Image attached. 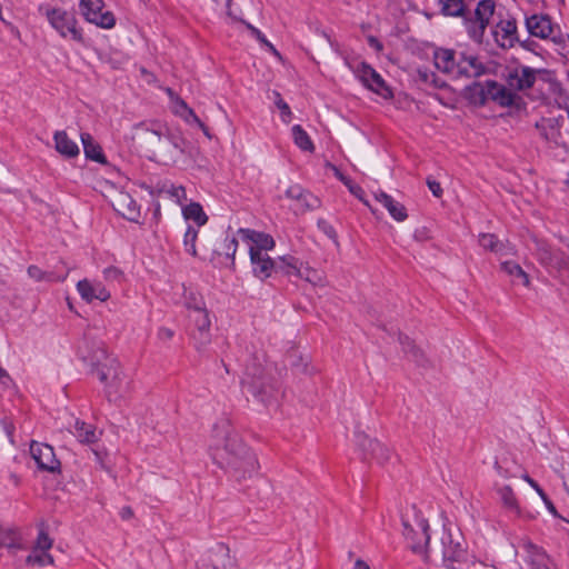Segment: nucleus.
Returning <instances> with one entry per match:
<instances>
[{
  "label": "nucleus",
  "instance_id": "38",
  "mask_svg": "<svg viewBox=\"0 0 569 569\" xmlns=\"http://www.w3.org/2000/svg\"><path fill=\"white\" fill-rule=\"evenodd\" d=\"M172 112L188 123H200L199 117L180 97L172 101Z\"/></svg>",
  "mask_w": 569,
  "mask_h": 569
},
{
  "label": "nucleus",
  "instance_id": "14",
  "mask_svg": "<svg viewBox=\"0 0 569 569\" xmlns=\"http://www.w3.org/2000/svg\"><path fill=\"white\" fill-rule=\"evenodd\" d=\"M30 455L40 470L59 473L61 471V463L57 459L54 449L48 443L31 441Z\"/></svg>",
  "mask_w": 569,
  "mask_h": 569
},
{
  "label": "nucleus",
  "instance_id": "55",
  "mask_svg": "<svg viewBox=\"0 0 569 569\" xmlns=\"http://www.w3.org/2000/svg\"><path fill=\"white\" fill-rule=\"evenodd\" d=\"M157 336L162 341H169L173 338L174 332L170 328L161 327L159 328Z\"/></svg>",
  "mask_w": 569,
  "mask_h": 569
},
{
  "label": "nucleus",
  "instance_id": "48",
  "mask_svg": "<svg viewBox=\"0 0 569 569\" xmlns=\"http://www.w3.org/2000/svg\"><path fill=\"white\" fill-rule=\"evenodd\" d=\"M226 256L231 260V266H234V256L238 249V240L232 238H226L223 243Z\"/></svg>",
  "mask_w": 569,
  "mask_h": 569
},
{
  "label": "nucleus",
  "instance_id": "37",
  "mask_svg": "<svg viewBox=\"0 0 569 569\" xmlns=\"http://www.w3.org/2000/svg\"><path fill=\"white\" fill-rule=\"evenodd\" d=\"M28 276L36 281H47V282H62L67 278V273L58 274L56 272H48L40 269L38 266L31 264L28 267Z\"/></svg>",
  "mask_w": 569,
  "mask_h": 569
},
{
  "label": "nucleus",
  "instance_id": "27",
  "mask_svg": "<svg viewBox=\"0 0 569 569\" xmlns=\"http://www.w3.org/2000/svg\"><path fill=\"white\" fill-rule=\"evenodd\" d=\"M520 547L523 551V561L531 569L538 565H541V562L548 561V559H550L541 547L535 545L530 540H523Z\"/></svg>",
  "mask_w": 569,
  "mask_h": 569
},
{
  "label": "nucleus",
  "instance_id": "9",
  "mask_svg": "<svg viewBox=\"0 0 569 569\" xmlns=\"http://www.w3.org/2000/svg\"><path fill=\"white\" fill-rule=\"evenodd\" d=\"M403 536L415 553H426L430 541L428 520L416 515L413 522L402 519Z\"/></svg>",
  "mask_w": 569,
  "mask_h": 569
},
{
  "label": "nucleus",
  "instance_id": "61",
  "mask_svg": "<svg viewBox=\"0 0 569 569\" xmlns=\"http://www.w3.org/2000/svg\"><path fill=\"white\" fill-rule=\"evenodd\" d=\"M495 469H496L497 473L500 477H502V478H509L510 477L509 471L507 469L502 468L498 462H496Z\"/></svg>",
  "mask_w": 569,
  "mask_h": 569
},
{
  "label": "nucleus",
  "instance_id": "51",
  "mask_svg": "<svg viewBox=\"0 0 569 569\" xmlns=\"http://www.w3.org/2000/svg\"><path fill=\"white\" fill-rule=\"evenodd\" d=\"M103 277L106 280H120L122 272L116 267H108L103 270Z\"/></svg>",
  "mask_w": 569,
  "mask_h": 569
},
{
  "label": "nucleus",
  "instance_id": "20",
  "mask_svg": "<svg viewBox=\"0 0 569 569\" xmlns=\"http://www.w3.org/2000/svg\"><path fill=\"white\" fill-rule=\"evenodd\" d=\"M77 291L80 297L88 303H91L93 300L104 302L111 297L109 290H107L102 282L90 281L88 279L78 281Z\"/></svg>",
  "mask_w": 569,
  "mask_h": 569
},
{
  "label": "nucleus",
  "instance_id": "21",
  "mask_svg": "<svg viewBox=\"0 0 569 569\" xmlns=\"http://www.w3.org/2000/svg\"><path fill=\"white\" fill-rule=\"evenodd\" d=\"M486 73L485 64L473 54L459 53L458 69L455 78H477Z\"/></svg>",
  "mask_w": 569,
  "mask_h": 569
},
{
  "label": "nucleus",
  "instance_id": "36",
  "mask_svg": "<svg viewBox=\"0 0 569 569\" xmlns=\"http://www.w3.org/2000/svg\"><path fill=\"white\" fill-rule=\"evenodd\" d=\"M74 436L82 443H93L98 440V433L92 425L77 420L74 422Z\"/></svg>",
  "mask_w": 569,
  "mask_h": 569
},
{
  "label": "nucleus",
  "instance_id": "54",
  "mask_svg": "<svg viewBox=\"0 0 569 569\" xmlns=\"http://www.w3.org/2000/svg\"><path fill=\"white\" fill-rule=\"evenodd\" d=\"M540 498L542 499V501H543V503H545L546 508L548 509V511H549V512H550L555 518H560V519L565 520V518H562V517L558 513V511H557V509H556V507H555L553 502L549 499V497H548L546 493H545L543 496H541Z\"/></svg>",
  "mask_w": 569,
  "mask_h": 569
},
{
  "label": "nucleus",
  "instance_id": "4",
  "mask_svg": "<svg viewBox=\"0 0 569 569\" xmlns=\"http://www.w3.org/2000/svg\"><path fill=\"white\" fill-rule=\"evenodd\" d=\"M440 2L443 14L462 17L469 38L476 43H482L486 29L496 11L495 0H480L473 11H469L462 0H440Z\"/></svg>",
  "mask_w": 569,
  "mask_h": 569
},
{
  "label": "nucleus",
  "instance_id": "60",
  "mask_svg": "<svg viewBox=\"0 0 569 569\" xmlns=\"http://www.w3.org/2000/svg\"><path fill=\"white\" fill-rule=\"evenodd\" d=\"M119 515H120L121 519L129 520L133 517V511L130 507H123V508H121Z\"/></svg>",
  "mask_w": 569,
  "mask_h": 569
},
{
  "label": "nucleus",
  "instance_id": "33",
  "mask_svg": "<svg viewBox=\"0 0 569 569\" xmlns=\"http://www.w3.org/2000/svg\"><path fill=\"white\" fill-rule=\"evenodd\" d=\"M182 216L186 220L193 221L197 228H200L208 222V216L199 202H191L184 206L182 208Z\"/></svg>",
  "mask_w": 569,
  "mask_h": 569
},
{
  "label": "nucleus",
  "instance_id": "28",
  "mask_svg": "<svg viewBox=\"0 0 569 569\" xmlns=\"http://www.w3.org/2000/svg\"><path fill=\"white\" fill-rule=\"evenodd\" d=\"M53 141L56 150L66 158H74L80 152L78 144L63 130L54 132Z\"/></svg>",
  "mask_w": 569,
  "mask_h": 569
},
{
  "label": "nucleus",
  "instance_id": "56",
  "mask_svg": "<svg viewBox=\"0 0 569 569\" xmlns=\"http://www.w3.org/2000/svg\"><path fill=\"white\" fill-rule=\"evenodd\" d=\"M367 42H368L369 47L375 49L377 52H381L383 50V44L375 36H368Z\"/></svg>",
  "mask_w": 569,
  "mask_h": 569
},
{
  "label": "nucleus",
  "instance_id": "22",
  "mask_svg": "<svg viewBox=\"0 0 569 569\" xmlns=\"http://www.w3.org/2000/svg\"><path fill=\"white\" fill-rule=\"evenodd\" d=\"M458 60L459 56L451 49L438 48L433 51L435 67L452 78L456 77Z\"/></svg>",
  "mask_w": 569,
  "mask_h": 569
},
{
  "label": "nucleus",
  "instance_id": "41",
  "mask_svg": "<svg viewBox=\"0 0 569 569\" xmlns=\"http://www.w3.org/2000/svg\"><path fill=\"white\" fill-rule=\"evenodd\" d=\"M22 545L16 530L0 527V548L20 549Z\"/></svg>",
  "mask_w": 569,
  "mask_h": 569
},
{
  "label": "nucleus",
  "instance_id": "15",
  "mask_svg": "<svg viewBox=\"0 0 569 569\" xmlns=\"http://www.w3.org/2000/svg\"><path fill=\"white\" fill-rule=\"evenodd\" d=\"M138 129H142L147 132L152 133L157 137L158 142L162 146L168 143L172 147L176 153L182 154L184 149L183 138L170 132V130L159 122H140L137 126Z\"/></svg>",
  "mask_w": 569,
  "mask_h": 569
},
{
  "label": "nucleus",
  "instance_id": "58",
  "mask_svg": "<svg viewBox=\"0 0 569 569\" xmlns=\"http://www.w3.org/2000/svg\"><path fill=\"white\" fill-rule=\"evenodd\" d=\"M350 192L355 194L358 199H360L367 207H369V202L362 198L363 190L359 186L350 184L348 186Z\"/></svg>",
  "mask_w": 569,
  "mask_h": 569
},
{
  "label": "nucleus",
  "instance_id": "5",
  "mask_svg": "<svg viewBox=\"0 0 569 569\" xmlns=\"http://www.w3.org/2000/svg\"><path fill=\"white\" fill-rule=\"evenodd\" d=\"M441 545L446 569H470L475 565V557L468 553L467 542L460 529L445 525Z\"/></svg>",
  "mask_w": 569,
  "mask_h": 569
},
{
  "label": "nucleus",
  "instance_id": "19",
  "mask_svg": "<svg viewBox=\"0 0 569 569\" xmlns=\"http://www.w3.org/2000/svg\"><path fill=\"white\" fill-rule=\"evenodd\" d=\"M311 270L303 268L302 262L293 256H281L276 259V274L298 277L311 281Z\"/></svg>",
  "mask_w": 569,
  "mask_h": 569
},
{
  "label": "nucleus",
  "instance_id": "42",
  "mask_svg": "<svg viewBox=\"0 0 569 569\" xmlns=\"http://www.w3.org/2000/svg\"><path fill=\"white\" fill-rule=\"evenodd\" d=\"M158 193H167L171 199L176 200L179 204L187 198L186 189L182 186H174L173 183L163 182L159 186Z\"/></svg>",
  "mask_w": 569,
  "mask_h": 569
},
{
  "label": "nucleus",
  "instance_id": "17",
  "mask_svg": "<svg viewBox=\"0 0 569 569\" xmlns=\"http://www.w3.org/2000/svg\"><path fill=\"white\" fill-rule=\"evenodd\" d=\"M488 101L491 100L500 107H519L522 99L512 89L495 80H489V89H487Z\"/></svg>",
  "mask_w": 569,
  "mask_h": 569
},
{
  "label": "nucleus",
  "instance_id": "31",
  "mask_svg": "<svg viewBox=\"0 0 569 569\" xmlns=\"http://www.w3.org/2000/svg\"><path fill=\"white\" fill-rule=\"evenodd\" d=\"M487 89H489V80L473 82L465 88V98L472 104L485 106L488 101Z\"/></svg>",
  "mask_w": 569,
  "mask_h": 569
},
{
  "label": "nucleus",
  "instance_id": "43",
  "mask_svg": "<svg viewBox=\"0 0 569 569\" xmlns=\"http://www.w3.org/2000/svg\"><path fill=\"white\" fill-rule=\"evenodd\" d=\"M27 565L44 567L53 563V557L49 551H38L32 548L31 553L26 559Z\"/></svg>",
  "mask_w": 569,
  "mask_h": 569
},
{
  "label": "nucleus",
  "instance_id": "45",
  "mask_svg": "<svg viewBox=\"0 0 569 569\" xmlns=\"http://www.w3.org/2000/svg\"><path fill=\"white\" fill-rule=\"evenodd\" d=\"M52 543L53 540L49 537L44 526H41L39 528L38 537L33 546V549H37L38 551H49L52 547Z\"/></svg>",
  "mask_w": 569,
  "mask_h": 569
},
{
  "label": "nucleus",
  "instance_id": "10",
  "mask_svg": "<svg viewBox=\"0 0 569 569\" xmlns=\"http://www.w3.org/2000/svg\"><path fill=\"white\" fill-rule=\"evenodd\" d=\"M193 307L194 310L193 312L188 313V318L189 321L194 326V329L191 331V338L194 341L196 348L200 350L211 340V321L203 300H198Z\"/></svg>",
  "mask_w": 569,
  "mask_h": 569
},
{
  "label": "nucleus",
  "instance_id": "44",
  "mask_svg": "<svg viewBox=\"0 0 569 569\" xmlns=\"http://www.w3.org/2000/svg\"><path fill=\"white\" fill-rule=\"evenodd\" d=\"M274 247V239L270 234L259 231L253 246H251L249 250H259L261 252H267L269 250H272Z\"/></svg>",
  "mask_w": 569,
  "mask_h": 569
},
{
  "label": "nucleus",
  "instance_id": "50",
  "mask_svg": "<svg viewBox=\"0 0 569 569\" xmlns=\"http://www.w3.org/2000/svg\"><path fill=\"white\" fill-rule=\"evenodd\" d=\"M247 28L250 30L251 34L261 43H264L266 46L270 47L274 50L273 46L266 39L264 34L256 27L251 26L250 23L244 22Z\"/></svg>",
  "mask_w": 569,
  "mask_h": 569
},
{
  "label": "nucleus",
  "instance_id": "8",
  "mask_svg": "<svg viewBox=\"0 0 569 569\" xmlns=\"http://www.w3.org/2000/svg\"><path fill=\"white\" fill-rule=\"evenodd\" d=\"M525 27L528 33L541 40L557 42L560 39V27L552 18L543 12L525 14Z\"/></svg>",
  "mask_w": 569,
  "mask_h": 569
},
{
  "label": "nucleus",
  "instance_id": "46",
  "mask_svg": "<svg viewBox=\"0 0 569 569\" xmlns=\"http://www.w3.org/2000/svg\"><path fill=\"white\" fill-rule=\"evenodd\" d=\"M273 96L274 103L280 110L282 121L286 123L290 122L292 112L289 104L281 98V94L279 92L273 91Z\"/></svg>",
  "mask_w": 569,
  "mask_h": 569
},
{
  "label": "nucleus",
  "instance_id": "6",
  "mask_svg": "<svg viewBox=\"0 0 569 569\" xmlns=\"http://www.w3.org/2000/svg\"><path fill=\"white\" fill-rule=\"evenodd\" d=\"M39 12L43 14L50 27L64 40L84 43V34L74 12L61 7L40 6Z\"/></svg>",
  "mask_w": 569,
  "mask_h": 569
},
{
  "label": "nucleus",
  "instance_id": "49",
  "mask_svg": "<svg viewBox=\"0 0 569 569\" xmlns=\"http://www.w3.org/2000/svg\"><path fill=\"white\" fill-rule=\"evenodd\" d=\"M258 232L259 231H256V230L249 229V228H240L238 230V234L241 237V239L243 241L251 242V243H254Z\"/></svg>",
  "mask_w": 569,
  "mask_h": 569
},
{
  "label": "nucleus",
  "instance_id": "34",
  "mask_svg": "<svg viewBox=\"0 0 569 569\" xmlns=\"http://www.w3.org/2000/svg\"><path fill=\"white\" fill-rule=\"evenodd\" d=\"M501 270L505 271L508 276H510L513 282L521 283L525 287H528L530 284L528 273L517 262L503 261L501 262Z\"/></svg>",
  "mask_w": 569,
  "mask_h": 569
},
{
  "label": "nucleus",
  "instance_id": "29",
  "mask_svg": "<svg viewBox=\"0 0 569 569\" xmlns=\"http://www.w3.org/2000/svg\"><path fill=\"white\" fill-rule=\"evenodd\" d=\"M497 493L500 499V502L506 511L513 516H522L523 510L521 509L518 499L512 490V488L508 485L501 486L497 488Z\"/></svg>",
  "mask_w": 569,
  "mask_h": 569
},
{
  "label": "nucleus",
  "instance_id": "47",
  "mask_svg": "<svg viewBox=\"0 0 569 569\" xmlns=\"http://www.w3.org/2000/svg\"><path fill=\"white\" fill-rule=\"evenodd\" d=\"M317 226L319 230L322 231L329 239L337 242V231L328 220L320 218L317 221Z\"/></svg>",
  "mask_w": 569,
  "mask_h": 569
},
{
  "label": "nucleus",
  "instance_id": "35",
  "mask_svg": "<svg viewBox=\"0 0 569 569\" xmlns=\"http://www.w3.org/2000/svg\"><path fill=\"white\" fill-rule=\"evenodd\" d=\"M537 128L546 140L558 143L561 138L560 127L556 119H542L541 122L537 123Z\"/></svg>",
  "mask_w": 569,
  "mask_h": 569
},
{
  "label": "nucleus",
  "instance_id": "18",
  "mask_svg": "<svg viewBox=\"0 0 569 569\" xmlns=\"http://www.w3.org/2000/svg\"><path fill=\"white\" fill-rule=\"evenodd\" d=\"M250 263L252 274L264 281L276 276V260L272 259L267 252L259 250H249Z\"/></svg>",
  "mask_w": 569,
  "mask_h": 569
},
{
  "label": "nucleus",
  "instance_id": "62",
  "mask_svg": "<svg viewBox=\"0 0 569 569\" xmlns=\"http://www.w3.org/2000/svg\"><path fill=\"white\" fill-rule=\"evenodd\" d=\"M9 380H10L9 375L7 373V371L4 369H2L0 367V383L7 385Z\"/></svg>",
  "mask_w": 569,
  "mask_h": 569
},
{
  "label": "nucleus",
  "instance_id": "32",
  "mask_svg": "<svg viewBox=\"0 0 569 569\" xmlns=\"http://www.w3.org/2000/svg\"><path fill=\"white\" fill-rule=\"evenodd\" d=\"M399 342L402 347L403 352L418 366L425 367L428 363V360L425 356V352L415 345L412 340H410L409 337L399 335L398 337Z\"/></svg>",
  "mask_w": 569,
  "mask_h": 569
},
{
  "label": "nucleus",
  "instance_id": "52",
  "mask_svg": "<svg viewBox=\"0 0 569 569\" xmlns=\"http://www.w3.org/2000/svg\"><path fill=\"white\" fill-rule=\"evenodd\" d=\"M198 300H203L201 296L197 295V293H193V292H190L189 296L186 297V308L188 309V313L189 312H193L194 310V305L198 302Z\"/></svg>",
  "mask_w": 569,
  "mask_h": 569
},
{
  "label": "nucleus",
  "instance_id": "26",
  "mask_svg": "<svg viewBox=\"0 0 569 569\" xmlns=\"http://www.w3.org/2000/svg\"><path fill=\"white\" fill-rule=\"evenodd\" d=\"M375 199L381 203L389 214L398 222H402L408 218L406 207L393 199L390 194L385 191H378L375 193Z\"/></svg>",
  "mask_w": 569,
  "mask_h": 569
},
{
  "label": "nucleus",
  "instance_id": "64",
  "mask_svg": "<svg viewBox=\"0 0 569 569\" xmlns=\"http://www.w3.org/2000/svg\"><path fill=\"white\" fill-rule=\"evenodd\" d=\"M353 569H370V567L365 561L358 559L355 562Z\"/></svg>",
  "mask_w": 569,
  "mask_h": 569
},
{
  "label": "nucleus",
  "instance_id": "2",
  "mask_svg": "<svg viewBox=\"0 0 569 569\" xmlns=\"http://www.w3.org/2000/svg\"><path fill=\"white\" fill-rule=\"evenodd\" d=\"M89 361L91 371L103 385L104 397L110 403L119 405L129 396L132 381L114 356L100 347L92 352Z\"/></svg>",
  "mask_w": 569,
  "mask_h": 569
},
{
  "label": "nucleus",
  "instance_id": "12",
  "mask_svg": "<svg viewBox=\"0 0 569 569\" xmlns=\"http://www.w3.org/2000/svg\"><path fill=\"white\" fill-rule=\"evenodd\" d=\"M356 447L362 453V460H376L379 465L388 462L391 458V450L377 439H371L363 431L355 432Z\"/></svg>",
  "mask_w": 569,
  "mask_h": 569
},
{
  "label": "nucleus",
  "instance_id": "40",
  "mask_svg": "<svg viewBox=\"0 0 569 569\" xmlns=\"http://www.w3.org/2000/svg\"><path fill=\"white\" fill-rule=\"evenodd\" d=\"M198 228L188 224L186 232L183 234V247L184 251L189 253L192 257H200L198 250H197V239H198Z\"/></svg>",
  "mask_w": 569,
  "mask_h": 569
},
{
  "label": "nucleus",
  "instance_id": "30",
  "mask_svg": "<svg viewBox=\"0 0 569 569\" xmlns=\"http://www.w3.org/2000/svg\"><path fill=\"white\" fill-rule=\"evenodd\" d=\"M80 139L83 146V152L87 159L93 160L99 163H107V158L99 143L94 141L92 136L88 132H82Z\"/></svg>",
  "mask_w": 569,
  "mask_h": 569
},
{
  "label": "nucleus",
  "instance_id": "7",
  "mask_svg": "<svg viewBox=\"0 0 569 569\" xmlns=\"http://www.w3.org/2000/svg\"><path fill=\"white\" fill-rule=\"evenodd\" d=\"M551 79V71L525 64L511 68L506 77L509 88L521 92L532 89L537 81L549 82Z\"/></svg>",
  "mask_w": 569,
  "mask_h": 569
},
{
  "label": "nucleus",
  "instance_id": "59",
  "mask_svg": "<svg viewBox=\"0 0 569 569\" xmlns=\"http://www.w3.org/2000/svg\"><path fill=\"white\" fill-rule=\"evenodd\" d=\"M216 4L222 6L227 10L228 17H230L233 20H238L237 17L232 16V12L230 10L232 0H212Z\"/></svg>",
  "mask_w": 569,
  "mask_h": 569
},
{
  "label": "nucleus",
  "instance_id": "11",
  "mask_svg": "<svg viewBox=\"0 0 569 569\" xmlns=\"http://www.w3.org/2000/svg\"><path fill=\"white\" fill-rule=\"evenodd\" d=\"M104 8L103 0H80L79 9L83 19L102 29H112L116 26L114 14Z\"/></svg>",
  "mask_w": 569,
  "mask_h": 569
},
{
  "label": "nucleus",
  "instance_id": "57",
  "mask_svg": "<svg viewBox=\"0 0 569 569\" xmlns=\"http://www.w3.org/2000/svg\"><path fill=\"white\" fill-rule=\"evenodd\" d=\"M522 479L525 481H527L531 488H533L536 490V492L541 497L543 496L546 492L543 491V489L538 485V482L536 480H533L532 478H530L528 475H523L522 476Z\"/></svg>",
  "mask_w": 569,
  "mask_h": 569
},
{
  "label": "nucleus",
  "instance_id": "23",
  "mask_svg": "<svg viewBox=\"0 0 569 569\" xmlns=\"http://www.w3.org/2000/svg\"><path fill=\"white\" fill-rule=\"evenodd\" d=\"M113 206L116 211L127 220L131 222L139 221L140 207L128 192H120Z\"/></svg>",
  "mask_w": 569,
  "mask_h": 569
},
{
  "label": "nucleus",
  "instance_id": "24",
  "mask_svg": "<svg viewBox=\"0 0 569 569\" xmlns=\"http://www.w3.org/2000/svg\"><path fill=\"white\" fill-rule=\"evenodd\" d=\"M517 21L516 19H506L500 20L493 34L496 37L497 42L502 47H512L517 40Z\"/></svg>",
  "mask_w": 569,
  "mask_h": 569
},
{
  "label": "nucleus",
  "instance_id": "39",
  "mask_svg": "<svg viewBox=\"0 0 569 569\" xmlns=\"http://www.w3.org/2000/svg\"><path fill=\"white\" fill-rule=\"evenodd\" d=\"M291 132L293 142L299 149L302 151L313 152L315 144L307 131L300 124H295L291 128Z\"/></svg>",
  "mask_w": 569,
  "mask_h": 569
},
{
  "label": "nucleus",
  "instance_id": "25",
  "mask_svg": "<svg viewBox=\"0 0 569 569\" xmlns=\"http://www.w3.org/2000/svg\"><path fill=\"white\" fill-rule=\"evenodd\" d=\"M478 243L485 250L499 256H513L516 253V248L511 243L500 241L493 233H480Z\"/></svg>",
  "mask_w": 569,
  "mask_h": 569
},
{
  "label": "nucleus",
  "instance_id": "3",
  "mask_svg": "<svg viewBox=\"0 0 569 569\" xmlns=\"http://www.w3.org/2000/svg\"><path fill=\"white\" fill-rule=\"evenodd\" d=\"M276 372V365L267 359L264 352H256L246 363L242 387L258 401L270 405L280 391Z\"/></svg>",
  "mask_w": 569,
  "mask_h": 569
},
{
  "label": "nucleus",
  "instance_id": "53",
  "mask_svg": "<svg viewBox=\"0 0 569 569\" xmlns=\"http://www.w3.org/2000/svg\"><path fill=\"white\" fill-rule=\"evenodd\" d=\"M427 186L429 188V190L431 191V193L437 197V198H440L442 196V188L440 186V183L433 179H430L428 178L427 179Z\"/></svg>",
  "mask_w": 569,
  "mask_h": 569
},
{
  "label": "nucleus",
  "instance_id": "1",
  "mask_svg": "<svg viewBox=\"0 0 569 569\" xmlns=\"http://www.w3.org/2000/svg\"><path fill=\"white\" fill-rule=\"evenodd\" d=\"M210 455L221 469L237 480L251 477L259 467L256 455L243 443L227 419L214 425Z\"/></svg>",
  "mask_w": 569,
  "mask_h": 569
},
{
  "label": "nucleus",
  "instance_id": "16",
  "mask_svg": "<svg viewBox=\"0 0 569 569\" xmlns=\"http://www.w3.org/2000/svg\"><path fill=\"white\" fill-rule=\"evenodd\" d=\"M286 197L295 201V211L303 213L321 206L320 199L300 184H292L286 190Z\"/></svg>",
  "mask_w": 569,
  "mask_h": 569
},
{
  "label": "nucleus",
  "instance_id": "13",
  "mask_svg": "<svg viewBox=\"0 0 569 569\" xmlns=\"http://www.w3.org/2000/svg\"><path fill=\"white\" fill-rule=\"evenodd\" d=\"M356 77L369 90L379 94L383 99L393 97L392 90L386 83L383 78L369 63L360 62L355 69Z\"/></svg>",
  "mask_w": 569,
  "mask_h": 569
},
{
  "label": "nucleus",
  "instance_id": "63",
  "mask_svg": "<svg viewBox=\"0 0 569 569\" xmlns=\"http://www.w3.org/2000/svg\"><path fill=\"white\" fill-rule=\"evenodd\" d=\"M532 569H552V562L550 559H548V561H543L541 565H538Z\"/></svg>",
  "mask_w": 569,
  "mask_h": 569
}]
</instances>
